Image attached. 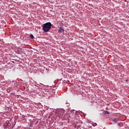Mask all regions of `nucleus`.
Listing matches in <instances>:
<instances>
[{
	"label": "nucleus",
	"mask_w": 129,
	"mask_h": 129,
	"mask_svg": "<svg viewBox=\"0 0 129 129\" xmlns=\"http://www.w3.org/2000/svg\"><path fill=\"white\" fill-rule=\"evenodd\" d=\"M51 26L52 24L50 22H47L43 25V31L45 33H47V32H49L50 29H51Z\"/></svg>",
	"instance_id": "f257e3e1"
},
{
	"label": "nucleus",
	"mask_w": 129,
	"mask_h": 129,
	"mask_svg": "<svg viewBox=\"0 0 129 129\" xmlns=\"http://www.w3.org/2000/svg\"><path fill=\"white\" fill-rule=\"evenodd\" d=\"M63 31L64 30H63V28L61 27L58 30V33H62Z\"/></svg>",
	"instance_id": "f03ea898"
},
{
	"label": "nucleus",
	"mask_w": 129,
	"mask_h": 129,
	"mask_svg": "<svg viewBox=\"0 0 129 129\" xmlns=\"http://www.w3.org/2000/svg\"><path fill=\"white\" fill-rule=\"evenodd\" d=\"M118 120H119V118H116V119H114L113 120V121H114L115 122H117V121H118Z\"/></svg>",
	"instance_id": "7ed1b4c3"
},
{
	"label": "nucleus",
	"mask_w": 129,
	"mask_h": 129,
	"mask_svg": "<svg viewBox=\"0 0 129 129\" xmlns=\"http://www.w3.org/2000/svg\"><path fill=\"white\" fill-rule=\"evenodd\" d=\"M30 38H31V39H34V36L33 34H30Z\"/></svg>",
	"instance_id": "20e7f679"
},
{
	"label": "nucleus",
	"mask_w": 129,
	"mask_h": 129,
	"mask_svg": "<svg viewBox=\"0 0 129 129\" xmlns=\"http://www.w3.org/2000/svg\"><path fill=\"white\" fill-rule=\"evenodd\" d=\"M105 114H109V112L107 111H106L105 112Z\"/></svg>",
	"instance_id": "39448f33"
},
{
	"label": "nucleus",
	"mask_w": 129,
	"mask_h": 129,
	"mask_svg": "<svg viewBox=\"0 0 129 129\" xmlns=\"http://www.w3.org/2000/svg\"><path fill=\"white\" fill-rule=\"evenodd\" d=\"M96 123H93V126H96Z\"/></svg>",
	"instance_id": "423d86ee"
}]
</instances>
